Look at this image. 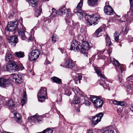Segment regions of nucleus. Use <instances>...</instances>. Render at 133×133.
<instances>
[{
  "label": "nucleus",
  "mask_w": 133,
  "mask_h": 133,
  "mask_svg": "<svg viewBox=\"0 0 133 133\" xmlns=\"http://www.w3.org/2000/svg\"><path fill=\"white\" fill-rule=\"evenodd\" d=\"M12 113L14 114V116H15L17 112L16 111H14L12 112Z\"/></svg>",
  "instance_id": "nucleus-63"
},
{
  "label": "nucleus",
  "mask_w": 133,
  "mask_h": 133,
  "mask_svg": "<svg viewBox=\"0 0 133 133\" xmlns=\"http://www.w3.org/2000/svg\"><path fill=\"white\" fill-rule=\"evenodd\" d=\"M111 61L115 67L117 71L122 73L125 70V66L123 64H121L118 61L114 58L111 59Z\"/></svg>",
  "instance_id": "nucleus-3"
},
{
  "label": "nucleus",
  "mask_w": 133,
  "mask_h": 133,
  "mask_svg": "<svg viewBox=\"0 0 133 133\" xmlns=\"http://www.w3.org/2000/svg\"><path fill=\"white\" fill-rule=\"evenodd\" d=\"M93 103L94 106L97 108H101L103 104V101L99 99H96L94 101Z\"/></svg>",
  "instance_id": "nucleus-15"
},
{
  "label": "nucleus",
  "mask_w": 133,
  "mask_h": 133,
  "mask_svg": "<svg viewBox=\"0 0 133 133\" xmlns=\"http://www.w3.org/2000/svg\"><path fill=\"white\" fill-rule=\"evenodd\" d=\"M106 40V43L107 46H109L111 45V42L108 35H107L105 38Z\"/></svg>",
  "instance_id": "nucleus-26"
},
{
  "label": "nucleus",
  "mask_w": 133,
  "mask_h": 133,
  "mask_svg": "<svg viewBox=\"0 0 133 133\" xmlns=\"http://www.w3.org/2000/svg\"><path fill=\"white\" fill-rule=\"evenodd\" d=\"M35 30L34 29H32L31 31L30 32L31 33V35H33L34 33Z\"/></svg>",
  "instance_id": "nucleus-57"
},
{
  "label": "nucleus",
  "mask_w": 133,
  "mask_h": 133,
  "mask_svg": "<svg viewBox=\"0 0 133 133\" xmlns=\"http://www.w3.org/2000/svg\"><path fill=\"white\" fill-rule=\"evenodd\" d=\"M39 53L37 50L32 51L29 54V60L30 61H34L39 57Z\"/></svg>",
  "instance_id": "nucleus-6"
},
{
  "label": "nucleus",
  "mask_w": 133,
  "mask_h": 133,
  "mask_svg": "<svg viewBox=\"0 0 133 133\" xmlns=\"http://www.w3.org/2000/svg\"><path fill=\"white\" fill-rule=\"evenodd\" d=\"M58 39V37L57 35L55 34L52 35V40L53 43L55 42Z\"/></svg>",
  "instance_id": "nucleus-33"
},
{
  "label": "nucleus",
  "mask_w": 133,
  "mask_h": 133,
  "mask_svg": "<svg viewBox=\"0 0 133 133\" xmlns=\"http://www.w3.org/2000/svg\"><path fill=\"white\" fill-rule=\"evenodd\" d=\"M62 96L61 94H59L56 100L57 102H60L62 101Z\"/></svg>",
  "instance_id": "nucleus-38"
},
{
  "label": "nucleus",
  "mask_w": 133,
  "mask_h": 133,
  "mask_svg": "<svg viewBox=\"0 0 133 133\" xmlns=\"http://www.w3.org/2000/svg\"><path fill=\"white\" fill-rule=\"evenodd\" d=\"M26 98L24 99L23 98L22 99L21 101V102L22 105H23L24 104H25V103L26 102Z\"/></svg>",
  "instance_id": "nucleus-45"
},
{
  "label": "nucleus",
  "mask_w": 133,
  "mask_h": 133,
  "mask_svg": "<svg viewBox=\"0 0 133 133\" xmlns=\"http://www.w3.org/2000/svg\"><path fill=\"white\" fill-rule=\"evenodd\" d=\"M15 56L18 58H22L24 56V53L23 52L19 51L15 53Z\"/></svg>",
  "instance_id": "nucleus-22"
},
{
  "label": "nucleus",
  "mask_w": 133,
  "mask_h": 133,
  "mask_svg": "<svg viewBox=\"0 0 133 133\" xmlns=\"http://www.w3.org/2000/svg\"><path fill=\"white\" fill-rule=\"evenodd\" d=\"M16 117V119L17 122L18 123H19L21 122L22 120L21 118L22 116L20 114L18 113H17L15 115Z\"/></svg>",
  "instance_id": "nucleus-24"
},
{
  "label": "nucleus",
  "mask_w": 133,
  "mask_h": 133,
  "mask_svg": "<svg viewBox=\"0 0 133 133\" xmlns=\"http://www.w3.org/2000/svg\"><path fill=\"white\" fill-rule=\"evenodd\" d=\"M53 130L50 128H47L46 130H43L42 132L43 133H52Z\"/></svg>",
  "instance_id": "nucleus-34"
},
{
  "label": "nucleus",
  "mask_w": 133,
  "mask_h": 133,
  "mask_svg": "<svg viewBox=\"0 0 133 133\" xmlns=\"http://www.w3.org/2000/svg\"><path fill=\"white\" fill-rule=\"evenodd\" d=\"M112 101L114 104L118 105V103L119 102H118L119 101H117L116 100H112Z\"/></svg>",
  "instance_id": "nucleus-47"
},
{
  "label": "nucleus",
  "mask_w": 133,
  "mask_h": 133,
  "mask_svg": "<svg viewBox=\"0 0 133 133\" xmlns=\"http://www.w3.org/2000/svg\"><path fill=\"white\" fill-rule=\"evenodd\" d=\"M104 11L106 14L109 15H112L114 12V10L111 6H105Z\"/></svg>",
  "instance_id": "nucleus-16"
},
{
  "label": "nucleus",
  "mask_w": 133,
  "mask_h": 133,
  "mask_svg": "<svg viewBox=\"0 0 133 133\" xmlns=\"http://www.w3.org/2000/svg\"><path fill=\"white\" fill-rule=\"evenodd\" d=\"M13 66L12 62L11 63H8L6 65V71H10L12 70Z\"/></svg>",
  "instance_id": "nucleus-25"
},
{
  "label": "nucleus",
  "mask_w": 133,
  "mask_h": 133,
  "mask_svg": "<svg viewBox=\"0 0 133 133\" xmlns=\"http://www.w3.org/2000/svg\"><path fill=\"white\" fill-rule=\"evenodd\" d=\"M104 133H114V131L112 130H108L106 131Z\"/></svg>",
  "instance_id": "nucleus-55"
},
{
  "label": "nucleus",
  "mask_w": 133,
  "mask_h": 133,
  "mask_svg": "<svg viewBox=\"0 0 133 133\" xmlns=\"http://www.w3.org/2000/svg\"><path fill=\"white\" fill-rule=\"evenodd\" d=\"M5 60L8 62H10L13 61L14 59V57L10 52H7L5 56Z\"/></svg>",
  "instance_id": "nucleus-18"
},
{
  "label": "nucleus",
  "mask_w": 133,
  "mask_h": 133,
  "mask_svg": "<svg viewBox=\"0 0 133 133\" xmlns=\"http://www.w3.org/2000/svg\"><path fill=\"white\" fill-rule=\"evenodd\" d=\"M102 29L101 28H99L96 30L95 32L93 34V36L95 37H97L99 33L102 32Z\"/></svg>",
  "instance_id": "nucleus-28"
},
{
  "label": "nucleus",
  "mask_w": 133,
  "mask_h": 133,
  "mask_svg": "<svg viewBox=\"0 0 133 133\" xmlns=\"http://www.w3.org/2000/svg\"><path fill=\"white\" fill-rule=\"evenodd\" d=\"M31 119L34 121H37V122H39L42 120V118L41 116H38L37 114H36L35 115L31 117Z\"/></svg>",
  "instance_id": "nucleus-21"
},
{
  "label": "nucleus",
  "mask_w": 133,
  "mask_h": 133,
  "mask_svg": "<svg viewBox=\"0 0 133 133\" xmlns=\"http://www.w3.org/2000/svg\"><path fill=\"white\" fill-rule=\"evenodd\" d=\"M24 29V27L21 25L20 28H18V30L19 36L23 40H24L26 38V36L25 34V31Z\"/></svg>",
  "instance_id": "nucleus-12"
},
{
  "label": "nucleus",
  "mask_w": 133,
  "mask_h": 133,
  "mask_svg": "<svg viewBox=\"0 0 133 133\" xmlns=\"http://www.w3.org/2000/svg\"><path fill=\"white\" fill-rule=\"evenodd\" d=\"M72 102L75 104L79 103L80 102V98L78 97H75Z\"/></svg>",
  "instance_id": "nucleus-29"
},
{
  "label": "nucleus",
  "mask_w": 133,
  "mask_h": 133,
  "mask_svg": "<svg viewBox=\"0 0 133 133\" xmlns=\"http://www.w3.org/2000/svg\"><path fill=\"white\" fill-rule=\"evenodd\" d=\"M125 21H127L128 23H131L132 19V17H125Z\"/></svg>",
  "instance_id": "nucleus-41"
},
{
  "label": "nucleus",
  "mask_w": 133,
  "mask_h": 133,
  "mask_svg": "<svg viewBox=\"0 0 133 133\" xmlns=\"http://www.w3.org/2000/svg\"><path fill=\"white\" fill-rule=\"evenodd\" d=\"M61 52L62 53V54L64 53V52H65V49H62L61 50Z\"/></svg>",
  "instance_id": "nucleus-62"
},
{
  "label": "nucleus",
  "mask_w": 133,
  "mask_h": 133,
  "mask_svg": "<svg viewBox=\"0 0 133 133\" xmlns=\"http://www.w3.org/2000/svg\"><path fill=\"white\" fill-rule=\"evenodd\" d=\"M10 84L9 79H6L4 77L0 78V86L5 88L8 86Z\"/></svg>",
  "instance_id": "nucleus-10"
},
{
  "label": "nucleus",
  "mask_w": 133,
  "mask_h": 133,
  "mask_svg": "<svg viewBox=\"0 0 133 133\" xmlns=\"http://www.w3.org/2000/svg\"><path fill=\"white\" fill-rule=\"evenodd\" d=\"M22 75V74H13V78L14 79L16 83L20 84L23 82L24 76Z\"/></svg>",
  "instance_id": "nucleus-11"
},
{
  "label": "nucleus",
  "mask_w": 133,
  "mask_h": 133,
  "mask_svg": "<svg viewBox=\"0 0 133 133\" xmlns=\"http://www.w3.org/2000/svg\"><path fill=\"white\" fill-rule=\"evenodd\" d=\"M129 30V27L127 26H126L125 28V33L126 34H127L128 31Z\"/></svg>",
  "instance_id": "nucleus-53"
},
{
  "label": "nucleus",
  "mask_w": 133,
  "mask_h": 133,
  "mask_svg": "<svg viewBox=\"0 0 133 133\" xmlns=\"http://www.w3.org/2000/svg\"><path fill=\"white\" fill-rule=\"evenodd\" d=\"M102 80H103L104 81V84L103 85V87L105 88H107L109 86V85L108 84H107L106 82H107V79L105 80L104 79H101Z\"/></svg>",
  "instance_id": "nucleus-35"
},
{
  "label": "nucleus",
  "mask_w": 133,
  "mask_h": 133,
  "mask_svg": "<svg viewBox=\"0 0 133 133\" xmlns=\"http://www.w3.org/2000/svg\"><path fill=\"white\" fill-rule=\"evenodd\" d=\"M118 18L116 20V21H118V22H125V19H124V20H123L122 19V18H120V17H117Z\"/></svg>",
  "instance_id": "nucleus-46"
},
{
  "label": "nucleus",
  "mask_w": 133,
  "mask_h": 133,
  "mask_svg": "<svg viewBox=\"0 0 133 133\" xmlns=\"http://www.w3.org/2000/svg\"><path fill=\"white\" fill-rule=\"evenodd\" d=\"M17 37L16 35L10 37L8 39L9 43L12 46H14L16 45L17 43Z\"/></svg>",
  "instance_id": "nucleus-14"
},
{
  "label": "nucleus",
  "mask_w": 133,
  "mask_h": 133,
  "mask_svg": "<svg viewBox=\"0 0 133 133\" xmlns=\"http://www.w3.org/2000/svg\"><path fill=\"white\" fill-rule=\"evenodd\" d=\"M12 65L13 66L12 70L17 71L18 69V67L17 65L15 64L14 62H12Z\"/></svg>",
  "instance_id": "nucleus-32"
},
{
  "label": "nucleus",
  "mask_w": 133,
  "mask_h": 133,
  "mask_svg": "<svg viewBox=\"0 0 133 133\" xmlns=\"http://www.w3.org/2000/svg\"><path fill=\"white\" fill-rule=\"evenodd\" d=\"M42 12V8L41 6L39 7V9L36 12V15L38 14L37 15V16H39Z\"/></svg>",
  "instance_id": "nucleus-37"
},
{
  "label": "nucleus",
  "mask_w": 133,
  "mask_h": 133,
  "mask_svg": "<svg viewBox=\"0 0 133 133\" xmlns=\"http://www.w3.org/2000/svg\"><path fill=\"white\" fill-rule=\"evenodd\" d=\"M50 63V62L48 60H46L45 61L44 64H48Z\"/></svg>",
  "instance_id": "nucleus-58"
},
{
  "label": "nucleus",
  "mask_w": 133,
  "mask_h": 133,
  "mask_svg": "<svg viewBox=\"0 0 133 133\" xmlns=\"http://www.w3.org/2000/svg\"><path fill=\"white\" fill-rule=\"evenodd\" d=\"M88 132L89 133H93V132L92 130H88Z\"/></svg>",
  "instance_id": "nucleus-64"
},
{
  "label": "nucleus",
  "mask_w": 133,
  "mask_h": 133,
  "mask_svg": "<svg viewBox=\"0 0 133 133\" xmlns=\"http://www.w3.org/2000/svg\"><path fill=\"white\" fill-rule=\"evenodd\" d=\"M6 105L12 109L14 108L16 105V102L12 99L9 100L6 104Z\"/></svg>",
  "instance_id": "nucleus-19"
},
{
  "label": "nucleus",
  "mask_w": 133,
  "mask_h": 133,
  "mask_svg": "<svg viewBox=\"0 0 133 133\" xmlns=\"http://www.w3.org/2000/svg\"><path fill=\"white\" fill-rule=\"evenodd\" d=\"M51 79L54 82L58 84H62L61 80L59 78L56 77L51 78Z\"/></svg>",
  "instance_id": "nucleus-23"
},
{
  "label": "nucleus",
  "mask_w": 133,
  "mask_h": 133,
  "mask_svg": "<svg viewBox=\"0 0 133 133\" xmlns=\"http://www.w3.org/2000/svg\"><path fill=\"white\" fill-rule=\"evenodd\" d=\"M89 17V18H88L87 20L88 22L90 25H92L93 24L95 25L97 24L99 22L98 21L101 18V17Z\"/></svg>",
  "instance_id": "nucleus-13"
},
{
  "label": "nucleus",
  "mask_w": 133,
  "mask_h": 133,
  "mask_svg": "<svg viewBox=\"0 0 133 133\" xmlns=\"http://www.w3.org/2000/svg\"><path fill=\"white\" fill-rule=\"evenodd\" d=\"M116 17H110V19L108 21L109 22H113L114 20V19H116Z\"/></svg>",
  "instance_id": "nucleus-50"
},
{
  "label": "nucleus",
  "mask_w": 133,
  "mask_h": 133,
  "mask_svg": "<svg viewBox=\"0 0 133 133\" xmlns=\"http://www.w3.org/2000/svg\"><path fill=\"white\" fill-rule=\"evenodd\" d=\"M128 40L129 41L132 42L133 41V37L129 35L128 36Z\"/></svg>",
  "instance_id": "nucleus-49"
},
{
  "label": "nucleus",
  "mask_w": 133,
  "mask_h": 133,
  "mask_svg": "<svg viewBox=\"0 0 133 133\" xmlns=\"http://www.w3.org/2000/svg\"><path fill=\"white\" fill-rule=\"evenodd\" d=\"M47 89L45 87H42L37 94L38 101L41 102H44L47 96Z\"/></svg>",
  "instance_id": "nucleus-2"
},
{
  "label": "nucleus",
  "mask_w": 133,
  "mask_h": 133,
  "mask_svg": "<svg viewBox=\"0 0 133 133\" xmlns=\"http://www.w3.org/2000/svg\"><path fill=\"white\" fill-rule=\"evenodd\" d=\"M119 35L117 32H116L115 34V41L117 42L119 40Z\"/></svg>",
  "instance_id": "nucleus-42"
},
{
  "label": "nucleus",
  "mask_w": 133,
  "mask_h": 133,
  "mask_svg": "<svg viewBox=\"0 0 133 133\" xmlns=\"http://www.w3.org/2000/svg\"><path fill=\"white\" fill-rule=\"evenodd\" d=\"M26 92L25 91H24L23 92V98H26Z\"/></svg>",
  "instance_id": "nucleus-54"
},
{
  "label": "nucleus",
  "mask_w": 133,
  "mask_h": 133,
  "mask_svg": "<svg viewBox=\"0 0 133 133\" xmlns=\"http://www.w3.org/2000/svg\"><path fill=\"white\" fill-rule=\"evenodd\" d=\"M106 27V26L105 25H103L102 26H101L100 28H101L102 29V30L103 29V28L104 29Z\"/></svg>",
  "instance_id": "nucleus-60"
},
{
  "label": "nucleus",
  "mask_w": 133,
  "mask_h": 133,
  "mask_svg": "<svg viewBox=\"0 0 133 133\" xmlns=\"http://www.w3.org/2000/svg\"><path fill=\"white\" fill-rule=\"evenodd\" d=\"M18 67V68L19 70H22L24 69V67L23 66V65L21 64L19 65Z\"/></svg>",
  "instance_id": "nucleus-52"
},
{
  "label": "nucleus",
  "mask_w": 133,
  "mask_h": 133,
  "mask_svg": "<svg viewBox=\"0 0 133 133\" xmlns=\"http://www.w3.org/2000/svg\"><path fill=\"white\" fill-rule=\"evenodd\" d=\"M17 22L14 21L11 22L6 27L5 29L7 31H13L15 30L17 27Z\"/></svg>",
  "instance_id": "nucleus-7"
},
{
  "label": "nucleus",
  "mask_w": 133,
  "mask_h": 133,
  "mask_svg": "<svg viewBox=\"0 0 133 133\" xmlns=\"http://www.w3.org/2000/svg\"><path fill=\"white\" fill-rule=\"evenodd\" d=\"M80 50L81 53L84 54L85 56H87L88 50L91 48V46L87 41L82 42Z\"/></svg>",
  "instance_id": "nucleus-4"
},
{
  "label": "nucleus",
  "mask_w": 133,
  "mask_h": 133,
  "mask_svg": "<svg viewBox=\"0 0 133 133\" xmlns=\"http://www.w3.org/2000/svg\"><path fill=\"white\" fill-rule=\"evenodd\" d=\"M82 76L81 75H78L76 77L75 79V82L76 83H81L80 80L82 79Z\"/></svg>",
  "instance_id": "nucleus-27"
},
{
  "label": "nucleus",
  "mask_w": 133,
  "mask_h": 133,
  "mask_svg": "<svg viewBox=\"0 0 133 133\" xmlns=\"http://www.w3.org/2000/svg\"><path fill=\"white\" fill-rule=\"evenodd\" d=\"M83 1L82 0H80V2L78 4L76 9L74 10L75 13L72 15L70 10L69 9H66L64 6H62L59 8V10L57 11V16H65L66 15V17H69L72 16H76L77 15L79 17H85L89 16V17H95L99 16V15H97L96 14H92L91 15H90L88 14L85 13L82 10V6Z\"/></svg>",
  "instance_id": "nucleus-1"
},
{
  "label": "nucleus",
  "mask_w": 133,
  "mask_h": 133,
  "mask_svg": "<svg viewBox=\"0 0 133 133\" xmlns=\"http://www.w3.org/2000/svg\"><path fill=\"white\" fill-rule=\"evenodd\" d=\"M81 47L79 43L76 40L73 41L71 43L70 49L73 50L77 52L80 51V48Z\"/></svg>",
  "instance_id": "nucleus-8"
},
{
  "label": "nucleus",
  "mask_w": 133,
  "mask_h": 133,
  "mask_svg": "<svg viewBox=\"0 0 133 133\" xmlns=\"http://www.w3.org/2000/svg\"><path fill=\"white\" fill-rule=\"evenodd\" d=\"M51 11L52 13L51 14L50 16H52V17L58 16H57V11H56V10L54 8H52L51 10Z\"/></svg>",
  "instance_id": "nucleus-30"
},
{
  "label": "nucleus",
  "mask_w": 133,
  "mask_h": 133,
  "mask_svg": "<svg viewBox=\"0 0 133 133\" xmlns=\"http://www.w3.org/2000/svg\"><path fill=\"white\" fill-rule=\"evenodd\" d=\"M75 66L73 61L70 58H67L64 64L63 67L69 69H72Z\"/></svg>",
  "instance_id": "nucleus-9"
},
{
  "label": "nucleus",
  "mask_w": 133,
  "mask_h": 133,
  "mask_svg": "<svg viewBox=\"0 0 133 133\" xmlns=\"http://www.w3.org/2000/svg\"><path fill=\"white\" fill-rule=\"evenodd\" d=\"M130 107V110L133 112V104L131 105Z\"/></svg>",
  "instance_id": "nucleus-56"
},
{
  "label": "nucleus",
  "mask_w": 133,
  "mask_h": 133,
  "mask_svg": "<svg viewBox=\"0 0 133 133\" xmlns=\"http://www.w3.org/2000/svg\"><path fill=\"white\" fill-rule=\"evenodd\" d=\"M94 97V96H90V99L91 101L93 102L96 99V98H95Z\"/></svg>",
  "instance_id": "nucleus-51"
},
{
  "label": "nucleus",
  "mask_w": 133,
  "mask_h": 133,
  "mask_svg": "<svg viewBox=\"0 0 133 133\" xmlns=\"http://www.w3.org/2000/svg\"><path fill=\"white\" fill-rule=\"evenodd\" d=\"M34 40V37L31 35L28 40V42H29L30 41H32Z\"/></svg>",
  "instance_id": "nucleus-48"
},
{
  "label": "nucleus",
  "mask_w": 133,
  "mask_h": 133,
  "mask_svg": "<svg viewBox=\"0 0 133 133\" xmlns=\"http://www.w3.org/2000/svg\"><path fill=\"white\" fill-rule=\"evenodd\" d=\"M29 4L32 6L35 7L37 4V0H27Z\"/></svg>",
  "instance_id": "nucleus-20"
},
{
  "label": "nucleus",
  "mask_w": 133,
  "mask_h": 133,
  "mask_svg": "<svg viewBox=\"0 0 133 133\" xmlns=\"http://www.w3.org/2000/svg\"><path fill=\"white\" fill-rule=\"evenodd\" d=\"M127 81L131 82L132 83H133V75L127 78Z\"/></svg>",
  "instance_id": "nucleus-39"
},
{
  "label": "nucleus",
  "mask_w": 133,
  "mask_h": 133,
  "mask_svg": "<svg viewBox=\"0 0 133 133\" xmlns=\"http://www.w3.org/2000/svg\"><path fill=\"white\" fill-rule=\"evenodd\" d=\"M97 74L100 77L101 79H107V78L104 75H103L101 73V70L99 68L95 67L94 68Z\"/></svg>",
  "instance_id": "nucleus-17"
},
{
  "label": "nucleus",
  "mask_w": 133,
  "mask_h": 133,
  "mask_svg": "<svg viewBox=\"0 0 133 133\" xmlns=\"http://www.w3.org/2000/svg\"><path fill=\"white\" fill-rule=\"evenodd\" d=\"M65 94L68 96H69L71 94V92H70V90L69 89H68L67 88H65Z\"/></svg>",
  "instance_id": "nucleus-36"
},
{
  "label": "nucleus",
  "mask_w": 133,
  "mask_h": 133,
  "mask_svg": "<svg viewBox=\"0 0 133 133\" xmlns=\"http://www.w3.org/2000/svg\"><path fill=\"white\" fill-rule=\"evenodd\" d=\"M99 84L103 86V84H104V81H99Z\"/></svg>",
  "instance_id": "nucleus-59"
},
{
  "label": "nucleus",
  "mask_w": 133,
  "mask_h": 133,
  "mask_svg": "<svg viewBox=\"0 0 133 133\" xmlns=\"http://www.w3.org/2000/svg\"><path fill=\"white\" fill-rule=\"evenodd\" d=\"M103 115L102 112H100L95 116H92L91 120L92 124L93 125H96L101 121Z\"/></svg>",
  "instance_id": "nucleus-5"
},
{
  "label": "nucleus",
  "mask_w": 133,
  "mask_h": 133,
  "mask_svg": "<svg viewBox=\"0 0 133 133\" xmlns=\"http://www.w3.org/2000/svg\"><path fill=\"white\" fill-rule=\"evenodd\" d=\"M85 100L84 101V104L87 106L88 107L90 105V103L89 101L87 100L85 98H84Z\"/></svg>",
  "instance_id": "nucleus-40"
},
{
  "label": "nucleus",
  "mask_w": 133,
  "mask_h": 133,
  "mask_svg": "<svg viewBox=\"0 0 133 133\" xmlns=\"http://www.w3.org/2000/svg\"><path fill=\"white\" fill-rule=\"evenodd\" d=\"M111 6L109 5V3L108 2H107L105 3V6Z\"/></svg>",
  "instance_id": "nucleus-61"
},
{
  "label": "nucleus",
  "mask_w": 133,
  "mask_h": 133,
  "mask_svg": "<svg viewBox=\"0 0 133 133\" xmlns=\"http://www.w3.org/2000/svg\"><path fill=\"white\" fill-rule=\"evenodd\" d=\"M130 9L133 8V0H129ZM132 14L133 15V9H132Z\"/></svg>",
  "instance_id": "nucleus-43"
},
{
  "label": "nucleus",
  "mask_w": 133,
  "mask_h": 133,
  "mask_svg": "<svg viewBox=\"0 0 133 133\" xmlns=\"http://www.w3.org/2000/svg\"><path fill=\"white\" fill-rule=\"evenodd\" d=\"M118 105H120L121 106H124L125 104V102L122 101H119Z\"/></svg>",
  "instance_id": "nucleus-44"
},
{
  "label": "nucleus",
  "mask_w": 133,
  "mask_h": 133,
  "mask_svg": "<svg viewBox=\"0 0 133 133\" xmlns=\"http://www.w3.org/2000/svg\"><path fill=\"white\" fill-rule=\"evenodd\" d=\"M132 84L130 83V84H128V85L127 86V89L129 90H128L129 91L130 93H132L133 92V88L132 85Z\"/></svg>",
  "instance_id": "nucleus-31"
}]
</instances>
